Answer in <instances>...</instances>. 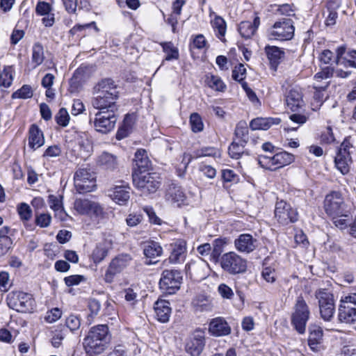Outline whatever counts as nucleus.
<instances>
[{
	"label": "nucleus",
	"instance_id": "nucleus-7",
	"mask_svg": "<svg viewBox=\"0 0 356 356\" xmlns=\"http://www.w3.org/2000/svg\"><path fill=\"white\" fill-rule=\"evenodd\" d=\"M295 27L291 19L283 17L276 21L268 29V36L271 40L280 41L289 40L294 35Z\"/></svg>",
	"mask_w": 356,
	"mask_h": 356
},
{
	"label": "nucleus",
	"instance_id": "nucleus-26",
	"mask_svg": "<svg viewBox=\"0 0 356 356\" xmlns=\"http://www.w3.org/2000/svg\"><path fill=\"white\" fill-rule=\"evenodd\" d=\"M29 145L35 150L42 146L44 138L42 131L35 124H32L29 129Z\"/></svg>",
	"mask_w": 356,
	"mask_h": 356
},
{
	"label": "nucleus",
	"instance_id": "nucleus-4",
	"mask_svg": "<svg viewBox=\"0 0 356 356\" xmlns=\"http://www.w3.org/2000/svg\"><path fill=\"white\" fill-rule=\"evenodd\" d=\"M7 303L10 309L18 312H32L35 306V300L30 293L12 291L7 296Z\"/></svg>",
	"mask_w": 356,
	"mask_h": 356
},
{
	"label": "nucleus",
	"instance_id": "nucleus-39",
	"mask_svg": "<svg viewBox=\"0 0 356 356\" xmlns=\"http://www.w3.org/2000/svg\"><path fill=\"white\" fill-rule=\"evenodd\" d=\"M49 204L50 208L55 211V217H58L62 220H64L66 214L63 210L60 199L54 195H49Z\"/></svg>",
	"mask_w": 356,
	"mask_h": 356
},
{
	"label": "nucleus",
	"instance_id": "nucleus-23",
	"mask_svg": "<svg viewBox=\"0 0 356 356\" xmlns=\"http://www.w3.org/2000/svg\"><path fill=\"white\" fill-rule=\"evenodd\" d=\"M108 192L111 198L120 205H125L130 198V188L125 185L115 186Z\"/></svg>",
	"mask_w": 356,
	"mask_h": 356
},
{
	"label": "nucleus",
	"instance_id": "nucleus-50",
	"mask_svg": "<svg viewBox=\"0 0 356 356\" xmlns=\"http://www.w3.org/2000/svg\"><path fill=\"white\" fill-rule=\"evenodd\" d=\"M190 123L191 129L193 132H200L203 130L204 124L200 115L197 113H193L190 116Z\"/></svg>",
	"mask_w": 356,
	"mask_h": 356
},
{
	"label": "nucleus",
	"instance_id": "nucleus-24",
	"mask_svg": "<svg viewBox=\"0 0 356 356\" xmlns=\"http://www.w3.org/2000/svg\"><path fill=\"white\" fill-rule=\"evenodd\" d=\"M170 304L165 300H158L154 304V312L157 320L161 323L169 321L171 314Z\"/></svg>",
	"mask_w": 356,
	"mask_h": 356
},
{
	"label": "nucleus",
	"instance_id": "nucleus-52",
	"mask_svg": "<svg viewBox=\"0 0 356 356\" xmlns=\"http://www.w3.org/2000/svg\"><path fill=\"white\" fill-rule=\"evenodd\" d=\"M13 82L12 68L6 67L0 74V86L8 88Z\"/></svg>",
	"mask_w": 356,
	"mask_h": 356
},
{
	"label": "nucleus",
	"instance_id": "nucleus-30",
	"mask_svg": "<svg viewBox=\"0 0 356 356\" xmlns=\"http://www.w3.org/2000/svg\"><path fill=\"white\" fill-rule=\"evenodd\" d=\"M216 150L211 147H204L200 149H197L193 152V154L184 153L183 155L182 163H184V168H186L187 165L192 161L193 159H197L202 156H211L214 155Z\"/></svg>",
	"mask_w": 356,
	"mask_h": 356
},
{
	"label": "nucleus",
	"instance_id": "nucleus-49",
	"mask_svg": "<svg viewBox=\"0 0 356 356\" xmlns=\"http://www.w3.org/2000/svg\"><path fill=\"white\" fill-rule=\"evenodd\" d=\"M17 212L23 222H27L32 217V210L26 203H20L17 206Z\"/></svg>",
	"mask_w": 356,
	"mask_h": 356
},
{
	"label": "nucleus",
	"instance_id": "nucleus-44",
	"mask_svg": "<svg viewBox=\"0 0 356 356\" xmlns=\"http://www.w3.org/2000/svg\"><path fill=\"white\" fill-rule=\"evenodd\" d=\"M94 201L88 199H77L74 202L75 210L81 215L88 214Z\"/></svg>",
	"mask_w": 356,
	"mask_h": 356
},
{
	"label": "nucleus",
	"instance_id": "nucleus-33",
	"mask_svg": "<svg viewBox=\"0 0 356 356\" xmlns=\"http://www.w3.org/2000/svg\"><path fill=\"white\" fill-rule=\"evenodd\" d=\"M163 253V248L160 244L156 241H147L143 248V254L147 258L155 259L160 257Z\"/></svg>",
	"mask_w": 356,
	"mask_h": 356
},
{
	"label": "nucleus",
	"instance_id": "nucleus-3",
	"mask_svg": "<svg viewBox=\"0 0 356 356\" xmlns=\"http://www.w3.org/2000/svg\"><path fill=\"white\" fill-rule=\"evenodd\" d=\"M132 178L134 186L144 195L155 193L161 185V178L155 172L136 170L132 173Z\"/></svg>",
	"mask_w": 356,
	"mask_h": 356
},
{
	"label": "nucleus",
	"instance_id": "nucleus-46",
	"mask_svg": "<svg viewBox=\"0 0 356 356\" xmlns=\"http://www.w3.org/2000/svg\"><path fill=\"white\" fill-rule=\"evenodd\" d=\"M54 118L56 122L63 127H67L69 124L70 120L68 111L65 108H60Z\"/></svg>",
	"mask_w": 356,
	"mask_h": 356
},
{
	"label": "nucleus",
	"instance_id": "nucleus-20",
	"mask_svg": "<svg viewBox=\"0 0 356 356\" xmlns=\"http://www.w3.org/2000/svg\"><path fill=\"white\" fill-rule=\"evenodd\" d=\"M286 104L291 111H299L304 106L302 90L297 87L291 88L286 95Z\"/></svg>",
	"mask_w": 356,
	"mask_h": 356
},
{
	"label": "nucleus",
	"instance_id": "nucleus-25",
	"mask_svg": "<svg viewBox=\"0 0 356 356\" xmlns=\"http://www.w3.org/2000/svg\"><path fill=\"white\" fill-rule=\"evenodd\" d=\"M134 162V172L136 170L138 172H146V170H147L151 165V161L147 156V152L142 149L137 150L135 153Z\"/></svg>",
	"mask_w": 356,
	"mask_h": 356
},
{
	"label": "nucleus",
	"instance_id": "nucleus-18",
	"mask_svg": "<svg viewBox=\"0 0 356 356\" xmlns=\"http://www.w3.org/2000/svg\"><path fill=\"white\" fill-rule=\"evenodd\" d=\"M234 244L238 252L249 254L257 249L258 241L250 234H241L234 240Z\"/></svg>",
	"mask_w": 356,
	"mask_h": 356
},
{
	"label": "nucleus",
	"instance_id": "nucleus-60",
	"mask_svg": "<svg viewBox=\"0 0 356 356\" xmlns=\"http://www.w3.org/2000/svg\"><path fill=\"white\" fill-rule=\"evenodd\" d=\"M334 141L335 138L332 132V129L330 127H326L321 135V143L322 144H331Z\"/></svg>",
	"mask_w": 356,
	"mask_h": 356
},
{
	"label": "nucleus",
	"instance_id": "nucleus-35",
	"mask_svg": "<svg viewBox=\"0 0 356 356\" xmlns=\"http://www.w3.org/2000/svg\"><path fill=\"white\" fill-rule=\"evenodd\" d=\"M134 122V117L133 115L127 114L123 120L122 125L119 128L116 138L118 140H121L127 137L130 133L132 126Z\"/></svg>",
	"mask_w": 356,
	"mask_h": 356
},
{
	"label": "nucleus",
	"instance_id": "nucleus-38",
	"mask_svg": "<svg viewBox=\"0 0 356 356\" xmlns=\"http://www.w3.org/2000/svg\"><path fill=\"white\" fill-rule=\"evenodd\" d=\"M334 163L336 168L343 174L346 175L349 172L350 165L352 163V157L344 156L343 154H337Z\"/></svg>",
	"mask_w": 356,
	"mask_h": 356
},
{
	"label": "nucleus",
	"instance_id": "nucleus-21",
	"mask_svg": "<svg viewBox=\"0 0 356 356\" xmlns=\"http://www.w3.org/2000/svg\"><path fill=\"white\" fill-rule=\"evenodd\" d=\"M165 197L167 201L177 207L184 204L186 200V196L181 187L174 183L168 186Z\"/></svg>",
	"mask_w": 356,
	"mask_h": 356
},
{
	"label": "nucleus",
	"instance_id": "nucleus-58",
	"mask_svg": "<svg viewBox=\"0 0 356 356\" xmlns=\"http://www.w3.org/2000/svg\"><path fill=\"white\" fill-rule=\"evenodd\" d=\"M52 6L45 1H39L35 7V13L38 15L44 16L51 13Z\"/></svg>",
	"mask_w": 356,
	"mask_h": 356
},
{
	"label": "nucleus",
	"instance_id": "nucleus-29",
	"mask_svg": "<svg viewBox=\"0 0 356 356\" xmlns=\"http://www.w3.org/2000/svg\"><path fill=\"white\" fill-rule=\"evenodd\" d=\"M346 49L343 47H339L337 50L336 63L339 65H348L356 68V50L350 51L346 57H343Z\"/></svg>",
	"mask_w": 356,
	"mask_h": 356
},
{
	"label": "nucleus",
	"instance_id": "nucleus-28",
	"mask_svg": "<svg viewBox=\"0 0 356 356\" xmlns=\"http://www.w3.org/2000/svg\"><path fill=\"white\" fill-rule=\"evenodd\" d=\"M260 24L259 17H254L253 22L245 21L240 23L238 31L241 35L244 38H251L256 32Z\"/></svg>",
	"mask_w": 356,
	"mask_h": 356
},
{
	"label": "nucleus",
	"instance_id": "nucleus-2",
	"mask_svg": "<svg viewBox=\"0 0 356 356\" xmlns=\"http://www.w3.org/2000/svg\"><path fill=\"white\" fill-rule=\"evenodd\" d=\"M96 95L92 100L94 108L99 110L116 108L115 101L118 98L117 86L111 79L100 81L94 88Z\"/></svg>",
	"mask_w": 356,
	"mask_h": 356
},
{
	"label": "nucleus",
	"instance_id": "nucleus-16",
	"mask_svg": "<svg viewBox=\"0 0 356 356\" xmlns=\"http://www.w3.org/2000/svg\"><path fill=\"white\" fill-rule=\"evenodd\" d=\"M132 257L129 254L122 253L116 256L111 260L105 273L104 280L107 283H111L114 277L126 268L132 261Z\"/></svg>",
	"mask_w": 356,
	"mask_h": 356
},
{
	"label": "nucleus",
	"instance_id": "nucleus-15",
	"mask_svg": "<svg viewBox=\"0 0 356 356\" xmlns=\"http://www.w3.org/2000/svg\"><path fill=\"white\" fill-rule=\"evenodd\" d=\"M339 318L348 323L356 322V293L350 294L341 300Z\"/></svg>",
	"mask_w": 356,
	"mask_h": 356
},
{
	"label": "nucleus",
	"instance_id": "nucleus-37",
	"mask_svg": "<svg viewBox=\"0 0 356 356\" xmlns=\"http://www.w3.org/2000/svg\"><path fill=\"white\" fill-rule=\"evenodd\" d=\"M211 26L216 32V35L218 38L224 42L226 33V22L224 19L220 16H216L211 22Z\"/></svg>",
	"mask_w": 356,
	"mask_h": 356
},
{
	"label": "nucleus",
	"instance_id": "nucleus-17",
	"mask_svg": "<svg viewBox=\"0 0 356 356\" xmlns=\"http://www.w3.org/2000/svg\"><path fill=\"white\" fill-rule=\"evenodd\" d=\"M205 346V332L197 329L186 343V350L191 356H200Z\"/></svg>",
	"mask_w": 356,
	"mask_h": 356
},
{
	"label": "nucleus",
	"instance_id": "nucleus-40",
	"mask_svg": "<svg viewBox=\"0 0 356 356\" xmlns=\"http://www.w3.org/2000/svg\"><path fill=\"white\" fill-rule=\"evenodd\" d=\"M99 164L107 170H114L118 166L117 158L109 153H103L98 159Z\"/></svg>",
	"mask_w": 356,
	"mask_h": 356
},
{
	"label": "nucleus",
	"instance_id": "nucleus-6",
	"mask_svg": "<svg viewBox=\"0 0 356 356\" xmlns=\"http://www.w3.org/2000/svg\"><path fill=\"white\" fill-rule=\"evenodd\" d=\"M310 311L302 296L298 297L291 315V324L299 334L305 333Z\"/></svg>",
	"mask_w": 356,
	"mask_h": 356
},
{
	"label": "nucleus",
	"instance_id": "nucleus-53",
	"mask_svg": "<svg viewBox=\"0 0 356 356\" xmlns=\"http://www.w3.org/2000/svg\"><path fill=\"white\" fill-rule=\"evenodd\" d=\"M65 325L70 331H76L81 326V319L76 315L70 314L65 320Z\"/></svg>",
	"mask_w": 356,
	"mask_h": 356
},
{
	"label": "nucleus",
	"instance_id": "nucleus-57",
	"mask_svg": "<svg viewBox=\"0 0 356 356\" xmlns=\"http://www.w3.org/2000/svg\"><path fill=\"white\" fill-rule=\"evenodd\" d=\"M51 221V216L49 213H40L35 215V224L40 227H47Z\"/></svg>",
	"mask_w": 356,
	"mask_h": 356
},
{
	"label": "nucleus",
	"instance_id": "nucleus-12",
	"mask_svg": "<svg viewBox=\"0 0 356 356\" xmlns=\"http://www.w3.org/2000/svg\"><path fill=\"white\" fill-rule=\"evenodd\" d=\"M315 296L318 300L321 318L326 321H330L335 311L333 294L325 289H321L316 292Z\"/></svg>",
	"mask_w": 356,
	"mask_h": 356
},
{
	"label": "nucleus",
	"instance_id": "nucleus-32",
	"mask_svg": "<svg viewBox=\"0 0 356 356\" xmlns=\"http://www.w3.org/2000/svg\"><path fill=\"white\" fill-rule=\"evenodd\" d=\"M265 52L270 64L276 67L284 56V51L276 46H266Z\"/></svg>",
	"mask_w": 356,
	"mask_h": 356
},
{
	"label": "nucleus",
	"instance_id": "nucleus-63",
	"mask_svg": "<svg viewBox=\"0 0 356 356\" xmlns=\"http://www.w3.org/2000/svg\"><path fill=\"white\" fill-rule=\"evenodd\" d=\"M104 214V211L103 207L98 202L94 201L87 215L95 218H102Z\"/></svg>",
	"mask_w": 356,
	"mask_h": 356
},
{
	"label": "nucleus",
	"instance_id": "nucleus-45",
	"mask_svg": "<svg viewBox=\"0 0 356 356\" xmlns=\"http://www.w3.org/2000/svg\"><path fill=\"white\" fill-rule=\"evenodd\" d=\"M206 82L209 88L216 91L222 92L225 90L226 86L222 79L217 76L209 75L207 76Z\"/></svg>",
	"mask_w": 356,
	"mask_h": 356
},
{
	"label": "nucleus",
	"instance_id": "nucleus-5",
	"mask_svg": "<svg viewBox=\"0 0 356 356\" xmlns=\"http://www.w3.org/2000/svg\"><path fill=\"white\" fill-rule=\"evenodd\" d=\"M219 262L222 270L229 275L243 273L247 270V260L235 252L223 254Z\"/></svg>",
	"mask_w": 356,
	"mask_h": 356
},
{
	"label": "nucleus",
	"instance_id": "nucleus-11",
	"mask_svg": "<svg viewBox=\"0 0 356 356\" xmlns=\"http://www.w3.org/2000/svg\"><path fill=\"white\" fill-rule=\"evenodd\" d=\"M181 273L176 269L164 270L161 274L159 286L165 293L174 294L181 286Z\"/></svg>",
	"mask_w": 356,
	"mask_h": 356
},
{
	"label": "nucleus",
	"instance_id": "nucleus-47",
	"mask_svg": "<svg viewBox=\"0 0 356 356\" xmlns=\"http://www.w3.org/2000/svg\"><path fill=\"white\" fill-rule=\"evenodd\" d=\"M163 51L166 54L165 60H170L172 59H178V49L174 47L172 42H164L162 44Z\"/></svg>",
	"mask_w": 356,
	"mask_h": 356
},
{
	"label": "nucleus",
	"instance_id": "nucleus-62",
	"mask_svg": "<svg viewBox=\"0 0 356 356\" xmlns=\"http://www.w3.org/2000/svg\"><path fill=\"white\" fill-rule=\"evenodd\" d=\"M33 95V91L29 86L24 85L16 92L13 93V97H18L22 99H27L31 97Z\"/></svg>",
	"mask_w": 356,
	"mask_h": 356
},
{
	"label": "nucleus",
	"instance_id": "nucleus-43",
	"mask_svg": "<svg viewBox=\"0 0 356 356\" xmlns=\"http://www.w3.org/2000/svg\"><path fill=\"white\" fill-rule=\"evenodd\" d=\"M356 148L353 145L350 138L344 139L341 144V147L337 152L338 154H343L344 156L352 157V155L355 154Z\"/></svg>",
	"mask_w": 356,
	"mask_h": 356
},
{
	"label": "nucleus",
	"instance_id": "nucleus-14",
	"mask_svg": "<svg viewBox=\"0 0 356 356\" xmlns=\"http://www.w3.org/2000/svg\"><path fill=\"white\" fill-rule=\"evenodd\" d=\"M74 180V186L79 193L90 192L96 187L95 174L86 168L77 170Z\"/></svg>",
	"mask_w": 356,
	"mask_h": 356
},
{
	"label": "nucleus",
	"instance_id": "nucleus-55",
	"mask_svg": "<svg viewBox=\"0 0 356 356\" xmlns=\"http://www.w3.org/2000/svg\"><path fill=\"white\" fill-rule=\"evenodd\" d=\"M218 292L224 299L231 300L233 298L234 293L231 287L226 284L222 283L218 286Z\"/></svg>",
	"mask_w": 356,
	"mask_h": 356
},
{
	"label": "nucleus",
	"instance_id": "nucleus-31",
	"mask_svg": "<svg viewBox=\"0 0 356 356\" xmlns=\"http://www.w3.org/2000/svg\"><path fill=\"white\" fill-rule=\"evenodd\" d=\"M309 336L308 343L309 347L315 350L321 343L323 338V330L321 327L316 325H312L309 327Z\"/></svg>",
	"mask_w": 356,
	"mask_h": 356
},
{
	"label": "nucleus",
	"instance_id": "nucleus-10",
	"mask_svg": "<svg viewBox=\"0 0 356 356\" xmlns=\"http://www.w3.org/2000/svg\"><path fill=\"white\" fill-rule=\"evenodd\" d=\"M274 218L281 225L286 226L298 220V212L296 208L284 201H277L274 210Z\"/></svg>",
	"mask_w": 356,
	"mask_h": 356
},
{
	"label": "nucleus",
	"instance_id": "nucleus-51",
	"mask_svg": "<svg viewBox=\"0 0 356 356\" xmlns=\"http://www.w3.org/2000/svg\"><path fill=\"white\" fill-rule=\"evenodd\" d=\"M101 308L100 302L96 299H91L88 302V309L90 314L88 316V323L90 324L92 318L97 315Z\"/></svg>",
	"mask_w": 356,
	"mask_h": 356
},
{
	"label": "nucleus",
	"instance_id": "nucleus-41",
	"mask_svg": "<svg viewBox=\"0 0 356 356\" xmlns=\"http://www.w3.org/2000/svg\"><path fill=\"white\" fill-rule=\"evenodd\" d=\"M235 136L239 140V142L247 144L249 140V129L245 121H240L236 124Z\"/></svg>",
	"mask_w": 356,
	"mask_h": 356
},
{
	"label": "nucleus",
	"instance_id": "nucleus-1",
	"mask_svg": "<svg viewBox=\"0 0 356 356\" xmlns=\"http://www.w3.org/2000/svg\"><path fill=\"white\" fill-rule=\"evenodd\" d=\"M111 339L108 325L101 324L92 327L83 341L86 355L96 356L102 353L107 348Z\"/></svg>",
	"mask_w": 356,
	"mask_h": 356
},
{
	"label": "nucleus",
	"instance_id": "nucleus-61",
	"mask_svg": "<svg viewBox=\"0 0 356 356\" xmlns=\"http://www.w3.org/2000/svg\"><path fill=\"white\" fill-rule=\"evenodd\" d=\"M62 316V312L58 307L51 309L50 311L47 312L44 317L46 322L52 323L58 320Z\"/></svg>",
	"mask_w": 356,
	"mask_h": 356
},
{
	"label": "nucleus",
	"instance_id": "nucleus-59",
	"mask_svg": "<svg viewBox=\"0 0 356 356\" xmlns=\"http://www.w3.org/2000/svg\"><path fill=\"white\" fill-rule=\"evenodd\" d=\"M246 69L243 64L236 65L232 70V78L235 81L241 82L245 78Z\"/></svg>",
	"mask_w": 356,
	"mask_h": 356
},
{
	"label": "nucleus",
	"instance_id": "nucleus-36",
	"mask_svg": "<svg viewBox=\"0 0 356 356\" xmlns=\"http://www.w3.org/2000/svg\"><path fill=\"white\" fill-rule=\"evenodd\" d=\"M44 59V48L43 46L36 42L32 47L31 63L33 65V68H36L40 65Z\"/></svg>",
	"mask_w": 356,
	"mask_h": 356
},
{
	"label": "nucleus",
	"instance_id": "nucleus-27",
	"mask_svg": "<svg viewBox=\"0 0 356 356\" xmlns=\"http://www.w3.org/2000/svg\"><path fill=\"white\" fill-rule=\"evenodd\" d=\"M281 122L278 118H257L250 122L252 130H267L273 124H278Z\"/></svg>",
	"mask_w": 356,
	"mask_h": 356
},
{
	"label": "nucleus",
	"instance_id": "nucleus-13",
	"mask_svg": "<svg viewBox=\"0 0 356 356\" xmlns=\"http://www.w3.org/2000/svg\"><path fill=\"white\" fill-rule=\"evenodd\" d=\"M115 110L116 108H106L95 114L94 126L96 131L106 134L114 129L117 121Z\"/></svg>",
	"mask_w": 356,
	"mask_h": 356
},
{
	"label": "nucleus",
	"instance_id": "nucleus-42",
	"mask_svg": "<svg viewBox=\"0 0 356 356\" xmlns=\"http://www.w3.org/2000/svg\"><path fill=\"white\" fill-rule=\"evenodd\" d=\"M108 247L105 242L98 243L92 251V258L95 264L100 263L108 255Z\"/></svg>",
	"mask_w": 356,
	"mask_h": 356
},
{
	"label": "nucleus",
	"instance_id": "nucleus-8",
	"mask_svg": "<svg viewBox=\"0 0 356 356\" xmlns=\"http://www.w3.org/2000/svg\"><path fill=\"white\" fill-rule=\"evenodd\" d=\"M324 207L326 213L331 218L337 216L349 217L346 204L341 194L339 192L334 191L326 195Z\"/></svg>",
	"mask_w": 356,
	"mask_h": 356
},
{
	"label": "nucleus",
	"instance_id": "nucleus-9",
	"mask_svg": "<svg viewBox=\"0 0 356 356\" xmlns=\"http://www.w3.org/2000/svg\"><path fill=\"white\" fill-rule=\"evenodd\" d=\"M293 160V154L282 151L275 153L273 156L260 155L258 162L262 168L273 171L291 163Z\"/></svg>",
	"mask_w": 356,
	"mask_h": 356
},
{
	"label": "nucleus",
	"instance_id": "nucleus-56",
	"mask_svg": "<svg viewBox=\"0 0 356 356\" xmlns=\"http://www.w3.org/2000/svg\"><path fill=\"white\" fill-rule=\"evenodd\" d=\"M334 69L331 66L323 67L321 72L314 75V79L319 81L323 79H329L334 76Z\"/></svg>",
	"mask_w": 356,
	"mask_h": 356
},
{
	"label": "nucleus",
	"instance_id": "nucleus-19",
	"mask_svg": "<svg viewBox=\"0 0 356 356\" xmlns=\"http://www.w3.org/2000/svg\"><path fill=\"white\" fill-rule=\"evenodd\" d=\"M171 252L168 257L170 264L184 262L186 255V243L184 240L179 239L170 244Z\"/></svg>",
	"mask_w": 356,
	"mask_h": 356
},
{
	"label": "nucleus",
	"instance_id": "nucleus-48",
	"mask_svg": "<svg viewBox=\"0 0 356 356\" xmlns=\"http://www.w3.org/2000/svg\"><path fill=\"white\" fill-rule=\"evenodd\" d=\"M64 327L62 325L57 326V328L52 332L51 344L54 347L58 348L61 344L62 341L65 337Z\"/></svg>",
	"mask_w": 356,
	"mask_h": 356
},
{
	"label": "nucleus",
	"instance_id": "nucleus-22",
	"mask_svg": "<svg viewBox=\"0 0 356 356\" xmlns=\"http://www.w3.org/2000/svg\"><path fill=\"white\" fill-rule=\"evenodd\" d=\"M209 332L214 337L227 336L231 332V327L222 317L213 318L209 324Z\"/></svg>",
	"mask_w": 356,
	"mask_h": 356
},
{
	"label": "nucleus",
	"instance_id": "nucleus-64",
	"mask_svg": "<svg viewBox=\"0 0 356 356\" xmlns=\"http://www.w3.org/2000/svg\"><path fill=\"white\" fill-rule=\"evenodd\" d=\"M86 280V278L83 275H73L68 277H65L64 281L65 284L67 286H72L75 285L79 284L81 282Z\"/></svg>",
	"mask_w": 356,
	"mask_h": 356
},
{
	"label": "nucleus",
	"instance_id": "nucleus-34",
	"mask_svg": "<svg viewBox=\"0 0 356 356\" xmlns=\"http://www.w3.org/2000/svg\"><path fill=\"white\" fill-rule=\"evenodd\" d=\"M245 143L233 141L228 148V153L231 158L239 159L243 155H249L248 150L245 149Z\"/></svg>",
	"mask_w": 356,
	"mask_h": 356
},
{
	"label": "nucleus",
	"instance_id": "nucleus-54",
	"mask_svg": "<svg viewBox=\"0 0 356 356\" xmlns=\"http://www.w3.org/2000/svg\"><path fill=\"white\" fill-rule=\"evenodd\" d=\"M275 9H273L272 11L275 13V14H280L282 15L291 16L293 15V10L292 8L291 5L288 3H284L279 6H273Z\"/></svg>",
	"mask_w": 356,
	"mask_h": 356
}]
</instances>
